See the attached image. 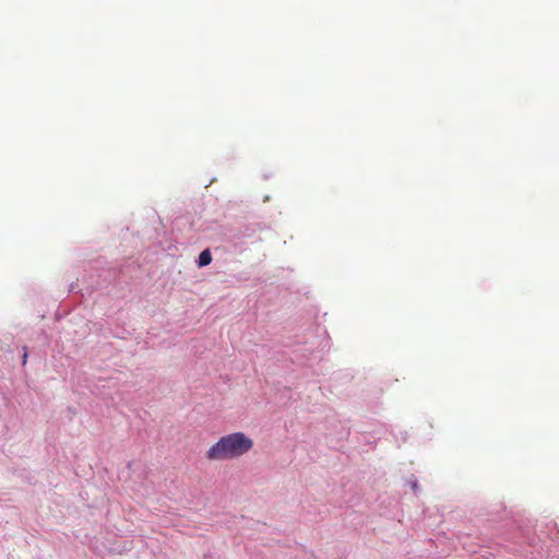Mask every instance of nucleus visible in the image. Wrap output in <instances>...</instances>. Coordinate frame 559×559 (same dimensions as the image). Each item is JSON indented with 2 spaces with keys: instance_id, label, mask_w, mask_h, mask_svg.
I'll use <instances>...</instances> for the list:
<instances>
[{
  "instance_id": "7ed1b4c3",
  "label": "nucleus",
  "mask_w": 559,
  "mask_h": 559,
  "mask_svg": "<svg viewBox=\"0 0 559 559\" xmlns=\"http://www.w3.org/2000/svg\"><path fill=\"white\" fill-rule=\"evenodd\" d=\"M408 484H409L411 488L413 489V491L417 492V490H418L417 481L416 480H409Z\"/></svg>"
},
{
  "instance_id": "f03ea898",
  "label": "nucleus",
  "mask_w": 559,
  "mask_h": 559,
  "mask_svg": "<svg viewBox=\"0 0 559 559\" xmlns=\"http://www.w3.org/2000/svg\"><path fill=\"white\" fill-rule=\"evenodd\" d=\"M212 261V254L209 249L203 250L199 255L198 264L199 266H205L210 264Z\"/></svg>"
},
{
  "instance_id": "f257e3e1",
  "label": "nucleus",
  "mask_w": 559,
  "mask_h": 559,
  "mask_svg": "<svg viewBox=\"0 0 559 559\" xmlns=\"http://www.w3.org/2000/svg\"><path fill=\"white\" fill-rule=\"evenodd\" d=\"M253 440L243 432H234L222 437L207 454H245L252 450Z\"/></svg>"
},
{
  "instance_id": "20e7f679",
  "label": "nucleus",
  "mask_w": 559,
  "mask_h": 559,
  "mask_svg": "<svg viewBox=\"0 0 559 559\" xmlns=\"http://www.w3.org/2000/svg\"><path fill=\"white\" fill-rule=\"evenodd\" d=\"M26 360H27V353H26V348H24V354H23V358H22V364L25 365L26 364Z\"/></svg>"
}]
</instances>
